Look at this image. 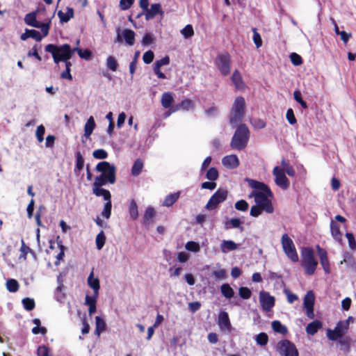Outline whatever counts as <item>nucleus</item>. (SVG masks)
Returning a JSON list of instances; mask_svg holds the SVG:
<instances>
[{
    "instance_id": "1",
    "label": "nucleus",
    "mask_w": 356,
    "mask_h": 356,
    "mask_svg": "<svg viewBox=\"0 0 356 356\" xmlns=\"http://www.w3.org/2000/svg\"><path fill=\"white\" fill-rule=\"evenodd\" d=\"M96 171L101 172L95 179L92 184V193L97 197L102 196L108 198L111 193L102 188L107 183L113 184L116 181V168L108 161H101L95 167Z\"/></svg>"
},
{
    "instance_id": "2",
    "label": "nucleus",
    "mask_w": 356,
    "mask_h": 356,
    "mask_svg": "<svg viewBox=\"0 0 356 356\" xmlns=\"http://www.w3.org/2000/svg\"><path fill=\"white\" fill-rule=\"evenodd\" d=\"M45 51L51 54L54 61L56 64L60 61L70 60L74 54L73 49L68 44H64L59 47L54 44H49L46 45Z\"/></svg>"
},
{
    "instance_id": "3",
    "label": "nucleus",
    "mask_w": 356,
    "mask_h": 356,
    "mask_svg": "<svg viewBox=\"0 0 356 356\" xmlns=\"http://www.w3.org/2000/svg\"><path fill=\"white\" fill-rule=\"evenodd\" d=\"M301 266L308 275L314 274L318 266V261L312 248H304L301 251Z\"/></svg>"
},
{
    "instance_id": "4",
    "label": "nucleus",
    "mask_w": 356,
    "mask_h": 356,
    "mask_svg": "<svg viewBox=\"0 0 356 356\" xmlns=\"http://www.w3.org/2000/svg\"><path fill=\"white\" fill-rule=\"evenodd\" d=\"M245 99L241 96L236 97L229 113V123L233 127L242 122L245 115Z\"/></svg>"
},
{
    "instance_id": "5",
    "label": "nucleus",
    "mask_w": 356,
    "mask_h": 356,
    "mask_svg": "<svg viewBox=\"0 0 356 356\" xmlns=\"http://www.w3.org/2000/svg\"><path fill=\"white\" fill-rule=\"evenodd\" d=\"M250 131L245 124H241L236 129L230 143L232 149L242 150L248 144Z\"/></svg>"
},
{
    "instance_id": "6",
    "label": "nucleus",
    "mask_w": 356,
    "mask_h": 356,
    "mask_svg": "<svg viewBox=\"0 0 356 356\" xmlns=\"http://www.w3.org/2000/svg\"><path fill=\"white\" fill-rule=\"evenodd\" d=\"M214 64L222 76H226L230 74L232 58L228 52L218 54Z\"/></svg>"
},
{
    "instance_id": "7",
    "label": "nucleus",
    "mask_w": 356,
    "mask_h": 356,
    "mask_svg": "<svg viewBox=\"0 0 356 356\" xmlns=\"http://www.w3.org/2000/svg\"><path fill=\"white\" fill-rule=\"evenodd\" d=\"M250 197H254V202L257 205L260 207L268 213H272L274 211V208L271 200L268 199V195L261 192H252Z\"/></svg>"
},
{
    "instance_id": "8",
    "label": "nucleus",
    "mask_w": 356,
    "mask_h": 356,
    "mask_svg": "<svg viewBox=\"0 0 356 356\" xmlns=\"http://www.w3.org/2000/svg\"><path fill=\"white\" fill-rule=\"evenodd\" d=\"M282 245L284 253L293 262L298 261L299 258L294 243L286 234L282 236Z\"/></svg>"
},
{
    "instance_id": "9",
    "label": "nucleus",
    "mask_w": 356,
    "mask_h": 356,
    "mask_svg": "<svg viewBox=\"0 0 356 356\" xmlns=\"http://www.w3.org/2000/svg\"><path fill=\"white\" fill-rule=\"evenodd\" d=\"M24 22L29 26L40 29L43 36H47L49 34L50 29V22L42 23L37 21L36 12H31L26 14L24 17Z\"/></svg>"
},
{
    "instance_id": "10",
    "label": "nucleus",
    "mask_w": 356,
    "mask_h": 356,
    "mask_svg": "<svg viewBox=\"0 0 356 356\" xmlns=\"http://www.w3.org/2000/svg\"><path fill=\"white\" fill-rule=\"evenodd\" d=\"M228 192L226 190L218 189L210 197L205 208L207 210L216 209L218 204L223 202L227 197Z\"/></svg>"
},
{
    "instance_id": "11",
    "label": "nucleus",
    "mask_w": 356,
    "mask_h": 356,
    "mask_svg": "<svg viewBox=\"0 0 356 356\" xmlns=\"http://www.w3.org/2000/svg\"><path fill=\"white\" fill-rule=\"evenodd\" d=\"M277 349L283 356H298V352L295 345L287 339L278 342Z\"/></svg>"
},
{
    "instance_id": "12",
    "label": "nucleus",
    "mask_w": 356,
    "mask_h": 356,
    "mask_svg": "<svg viewBox=\"0 0 356 356\" xmlns=\"http://www.w3.org/2000/svg\"><path fill=\"white\" fill-rule=\"evenodd\" d=\"M273 174L275 177V182L278 186L284 190H286L289 187L290 182L285 175L283 168H281L279 166H275L273 168Z\"/></svg>"
},
{
    "instance_id": "13",
    "label": "nucleus",
    "mask_w": 356,
    "mask_h": 356,
    "mask_svg": "<svg viewBox=\"0 0 356 356\" xmlns=\"http://www.w3.org/2000/svg\"><path fill=\"white\" fill-rule=\"evenodd\" d=\"M315 296L312 291H308L304 297L303 305L306 310L308 318L313 319L314 318V305Z\"/></svg>"
},
{
    "instance_id": "14",
    "label": "nucleus",
    "mask_w": 356,
    "mask_h": 356,
    "mask_svg": "<svg viewBox=\"0 0 356 356\" xmlns=\"http://www.w3.org/2000/svg\"><path fill=\"white\" fill-rule=\"evenodd\" d=\"M259 302L262 309L269 312L275 306V299L268 292L262 291L259 293Z\"/></svg>"
},
{
    "instance_id": "15",
    "label": "nucleus",
    "mask_w": 356,
    "mask_h": 356,
    "mask_svg": "<svg viewBox=\"0 0 356 356\" xmlns=\"http://www.w3.org/2000/svg\"><path fill=\"white\" fill-rule=\"evenodd\" d=\"M245 181L248 182L250 187L253 188L252 192H261L268 195L270 197H273V193L270 188L264 182L247 178Z\"/></svg>"
},
{
    "instance_id": "16",
    "label": "nucleus",
    "mask_w": 356,
    "mask_h": 356,
    "mask_svg": "<svg viewBox=\"0 0 356 356\" xmlns=\"http://www.w3.org/2000/svg\"><path fill=\"white\" fill-rule=\"evenodd\" d=\"M245 181L248 182L250 187L253 188L252 192H261L268 195L270 197H273V193L270 188L264 182L247 178Z\"/></svg>"
},
{
    "instance_id": "17",
    "label": "nucleus",
    "mask_w": 356,
    "mask_h": 356,
    "mask_svg": "<svg viewBox=\"0 0 356 356\" xmlns=\"http://www.w3.org/2000/svg\"><path fill=\"white\" fill-rule=\"evenodd\" d=\"M348 329H345L343 325L342 321L337 323L334 330H327V337L331 341H337L338 339L341 338L347 332Z\"/></svg>"
},
{
    "instance_id": "18",
    "label": "nucleus",
    "mask_w": 356,
    "mask_h": 356,
    "mask_svg": "<svg viewBox=\"0 0 356 356\" xmlns=\"http://www.w3.org/2000/svg\"><path fill=\"white\" fill-rule=\"evenodd\" d=\"M317 252L320 259V263L322 268L326 274L330 273V265L327 257V251L321 248L319 245L316 246Z\"/></svg>"
},
{
    "instance_id": "19",
    "label": "nucleus",
    "mask_w": 356,
    "mask_h": 356,
    "mask_svg": "<svg viewBox=\"0 0 356 356\" xmlns=\"http://www.w3.org/2000/svg\"><path fill=\"white\" fill-rule=\"evenodd\" d=\"M164 12L161 8V5L159 3L151 5L150 8L145 10V17L146 20H149L155 17L156 15H163Z\"/></svg>"
},
{
    "instance_id": "20",
    "label": "nucleus",
    "mask_w": 356,
    "mask_h": 356,
    "mask_svg": "<svg viewBox=\"0 0 356 356\" xmlns=\"http://www.w3.org/2000/svg\"><path fill=\"white\" fill-rule=\"evenodd\" d=\"M222 163L226 168L235 169L239 165V160L236 154H231L223 157Z\"/></svg>"
},
{
    "instance_id": "21",
    "label": "nucleus",
    "mask_w": 356,
    "mask_h": 356,
    "mask_svg": "<svg viewBox=\"0 0 356 356\" xmlns=\"http://www.w3.org/2000/svg\"><path fill=\"white\" fill-rule=\"evenodd\" d=\"M218 324L221 330H230L231 323L227 312L222 311L218 315Z\"/></svg>"
},
{
    "instance_id": "22",
    "label": "nucleus",
    "mask_w": 356,
    "mask_h": 356,
    "mask_svg": "<svg viewBox=\"0 0 356 356\" xmlns=\"http://www.w3.org/2000/svg\"><path fill=\"white\" fill-rule=\"evenodd\" d=\"M174 101L173 95L170 92H164L161 99V103L162 106L164 108H168V113H166L165 116H169L172 113H170V108L172 106V104Z\"/></svg>"
},
{
    "instance_id": "23",
    "label": "nucleus",
    "mask_w": 356,
    "mask_h": 356,
    "mask_svg": "<svg viewBox=\"0 0 356 356\" xmlns=\"http://www.w3.org/2000/svg\"><path fill=\"white\" fill-rule=\"evenodd\" d=\"M98 296L93 293V296L86 295L85 298V305H88V313L90 315L93 314L97 310V300Z\"/></svg>"
},
{
    "instance_id": "24",
    "label": "nucleus",
    "mask_w": 356,
    "mask_h": 356,
    "mask_svg": "<svg viewBox=\"0 0 356 356\" xmlns=\"http://www.w3.org/2000/svg\"><path fill=\"white\" fill-rule=\"evenodd\" d=\"M43 35H42L39 31L35 29H26L25 32L22 33L20 36V39L22 40H26L29 38H31L35 40L37 42H40L42 40L43 38Z\"/></svg>"
},
{
    "instance_id": "25",
    "label": "nucleus",
    "mask_w": 356,
    "mask_h": 356,
    "mask_svg": "<svg viewBox=\"0 0 356 356\" xmlns=\"http://www.w3.org/2000/svg\"><path fill=\"white\" fill-rule=\"evenodd\" d=\"M193 106V101L188 99H186L181 101L179 104L176 105H173L170 108V113H175L180 109H183L185 111L189 110V108H192Z\"/></svg>"
},
{
    "instance_id": "26",
    "label": "nucleus",
    "mask_w": 356,
    "mask_h": 356,
    "mask_svg": "<svg viewBox=\"0 0 356 356\" xmlns=\"http://www.w3.org/2000/svg\"><path fill=\"white\" fill-rule=\"evenodd\" d=\"M231 80L233 84L235 86L237 89H243L245 87V83L243 81V78L238 70H235L231 76Z\"/></svg>"
},
{
    "instance_id": "27",
    "label": "nucleus",
    "mask_w": 356,
    "mask_h": 356,
    "mask_svg": "<svg viewBox=\"0 0 356 356\" xmlns=\"http://www.w3.org/2000/svg\"><path fill=\"white\" fill-rule=\"evenodd\" d=\"M330 231L332 237L341 243L342 242V233L341 232L339 226L333 220L330 222Z\"/></svg>"
},
{
    "instance_id": "28",
    "label": "nucleus",
    "mask_w": 356,
    "mask_h": 356,
    "mask_svg": "<svg viewBox=\"0 0 356 356\" xmlns=\"http://www.w3.org/2000/svg\"><path fill=\"white\" fill-rule=\"evenodd\" d=\"M156 216L155 209L152 207H148L145 212L143 217V222L146 225H149L154 222V218Z\"/></svg>"
},
{
    "instance_id": "29",
    "label": "nucleus",
    "mask_w": 356,
    "mask_h": 356,
    "mask_svg": "<svg viewBox=\"0 0 356 356\" xmlns=\"http://www.w3.org/2000/svg\"><path fill=\"white\" fill-rule=\"evenodd\" d=\"M93 271H92L88 278V284L90 288L93 289V293L96 296H99V290L100 289L99 280L98 278L93 277Z\"/></svg>"
},
{
    "instance_id": "30",
    "label": "nucleus",
    "mask_w": 356,
    "mask_h": 356,
    "mask_svg": "<svg viewBox=\"0 0 356 356\" xmlns=\"http://www.w3.org/2000/svg\"><path fill=\"white\" fill-rule=\"evenodd\" d=\"M322 323L320 321L315 320L307 325L306 332L308 334L314 335L322 327Z\"/></svg>"
},
{
    "instance_id": "31",
    "label": "nucleus",
    "mask_w": 356,
    "mask_h": 356,
    "mask_svg": "<svg viewBox=\"0 0 356 356\" xmlns=\"http://www.w3.org/2000/svg\"><path fill=\"white\" fill-rule=\"evenodd\" d=\"M135 32L131 29H126L122 32V36L127 44L134 45L135 42Z\"/></svg>"
},
{
    "instance_id": "32",
    "label": "nucleus",
    "mask_w": 356,
    "mask_h": 356,
    "mask_svg": "<svg viewBox=\"0 0 356 356\" xmlns=\"http://www.w3.org/2000/svg\"><path fill=\"white\" fill-rule=\"evenodd\" d=\"M242 222L239 218H232L229 220L225 222V227L227 229L232 228L239 229L241 232L243 231V227L241 226Z\"/></svg>"
},
{
    "instance_id": "33",
    "label": "nucleus",
    "mask_w": 356,
    "mask_h": 356,
    "mask_svg": "<svg viewBox=\"0 0 356 356\" xmlns=\"http://www.w3.org/2000/svg\"><path fill=\"white\" fill-rule=\"evenodd\" d=\"M143 167H144V163H143V160L141 159H137L134 161V165L132 166L131 175L134 177L138 176L141 173V172L143 169Z\"/></svg>"
},
{
    "instance_id": "34",
    "label": "nucleus",
    "mask_w": 356,
    "mask_h": 356,
    "mask_svg": "<svg viewBox=\"0 0 356 356\" xmlns=\"http://www.w3.org/2000/svg\"><path fill=\"white\" fill-rule=\"evenodd\" d=\"M180 196V192H177L174 193H171L168 195H167L162 204L163 206L165 207H171L172 204H174L177 200L179 199Z\"/></svg>"
},
{
    "instance_id": "35",
    "label": "nucleus",
    "mask_w": 356,
    "mask_h": 356,
    "mask_svg": "<svg viewBox=\"0 0 356 356\" xmlns=\"http://www.w3.org/2000/svg\"><path fill=\"white\" fill-rule=\"evenodd\" d=\"M106 202L104 204V209L102 212V216L106 218H109L111 215L112 203H111V195H109L108 198L103 197Z\"/></svg>"
},
{
    "instance_id": "36",
    "label": "nucleus",
    "mask_w": 356,
    "mask_h": 356,
    "mask_svg": "<svg viewBox=\"0 0 356 356\" xmlns=\"http://www.w3.org/2000/svg\"><path fill=\"white\" fill-rule=\"evenodd\" d=\"M105 328H106L105 321H104V319L102 317L97 316L95 317V334L99 337L101 334V333L105 330Z\"/></svg>"
},
{
    "instance_id": "37",
    "label": "nucleus",
    "mask_w": 356,
    "mask_h": 356,
    "mask_svg": "<svg viewBox=\"0 0 356 356\" xmlns=\"http://www.w3.org/2000/svg\"><path fill=\"white\" fill-rule=\"evenodd\" d=\"M58 16L62 23H66L74 17V10L72 8H68L66 13L60 10L58 13Z\"/></svg>"
},
{
    "instance_id": "38",
    "label": "nucleus",
    "mask_w": 356,
    "mask_h": 356,
    "mask_svg": "<svg viewBox=\"0 0 356 356\" xmlns=\"http://www.w3.org/2000/svg\"><path fill=\"white\" fill-rule=\"evenodd\" d=\"M75 157H76V165H75L74 171L76 174H77L83 168L84 158L79 151L76 152Z\"/></svg>"
},
{
    "instance_id": "39",
    "label": "nucleus",
    "mask_w": 356,
    "mask_h": 356,
    "mask_svg": "<svg viewBox=\"0 0 356 356\" xmlns=\"http://www.w3.org/2000/svg\"><path fill=\"white\" fill-rule=\"evenodd\" d=\"M220 291L222 295L227 299H230L234 296V291L233 289L227 283L221 285Z\"/></svg>"
},
{
    "instance_id": "40",
    "label": "nucleus",
    "mask_w": 356,
    "mask_h": 356,
    "mask_svg": "<svg viewBox=\"0 0 356 356\" xmlns=\"http://www.w3.org/2000/svg\"><path fill=\"white\" fill-rule=\"evenodd\" d=\"M95 127V122L94 118H93V117L90 116L85 124L84 135L86 137H89L92 134Z\"/></svg>"
},
{
    "instance_id": "41",
    "label": "nucleus",
    "mask_w": 356,
    "mask_h": 356,
    "mask_svg": "<svg viewBox=\"0 0 356 356\" xmlns=\"http://www.w3.org/2000/svg\"><path fill=\"white\" fill-rule=\"evenodd\" d=\"M129 213L130 218L133 220H136L138 217V205L134 199H132L130 201V204H129Z\"/></svg>"
},
{
    "instance_id": "42",
    "label": "nucleus",
    "mask_w": 356,
    "mask_h": 356,
    "mask_svg": "<svg viewBox=\"0 0 356 356\" xmlns=\"http://www.w3.org/2000/svg\"><path fill=\"white\" fill-rule=\"evenodd\" d=\"M220 248L222 252L234 250L237 248V244L233 241H223L221 243Z\"/></svg>"
},
{
    "instance_id": "43",
    "label": "nucleus",
    "mask_w": 356,
    "mask_h": 356,
    "mask_svg": "<svg viewBox=\"0 0 356 356\" xmlns=\"http://www.w3.org/2000/svg\"><path fill=\"white\" fill-rule=\"evenodd\" d=\"M273 330L282 334H286L288 332L285 325H282L279 321H274L272 322Z\"/></svg>"
},
{
    "instance_id": "44",
    "label": "nucleus",
    "mask_w": 356,
    "mask_h": 356,
    "mask_svg": "<svg viewBox=\"0 0 356 356\" xmlns=\"http://www.w3.org/2000/svg\"><path fill=\"white\" fill-rule=\"evenodd\" d=\"M19 284L15 279H9L6 282V289L10 293H15L19 290Z\"/></svg>"
},
{
    "instance_id": "45",
    "label": "nucleus",
    "mask_w": 356,
    "mask_h": 356,
    "mask_svg": "<svg viewBox=\"0 0 356 356\" xmlns=\"http://www.w3.org/2000/svg\"><path fill=\"white\" fill-rule=\"evenodd\" d=\"M73 51H74V53L75 51H76L80 58L86 59V60L90 59L91 56H92V52L89 49L83 50L82 49L76 47V48L73 49Z\"/></svg>"
},
{
    "instance_id": "46",
    "label": "nucleus",
    "mask_w": 356,
    "mask_h": 356,
    "mask_svg": "<svg viewBox=\"0 0 356 356\" xmlns=\"http://www.w3.org/2000/svg\"><path fill=\"white\" fill-rule=\"evenodd\" d=\"M219 177V173L218 170L216 168L211 167L210 168L206 174V178L210 181H216Z\"/></svg>"
},
{
    "instance_id": "47",
    "label": "nucleus",
    "mask_w": 356,
    "mask_h": 356,
    "mask_svg": "<svg viewBox=\"0 0 356 356\" xmlns=\"http://www.w3.org/2000/svg\"><path fill=\"white\" fill-rule=\"evenodd\" d=\"M106 67L113 72H115L118 67V63L115 57L109 56L106 59Z\"/></svg>"
},
{
    "instance_id": "48",
    "label": "nucleus",
    "mask_w": 356,
    "mask_h": 356,
    "mask_svg": "<svg viewBox=\"0 0 356 356\" xmlns=\"http://www.w3.org/2000/svg\"><path fill=\"white\" fill-rule=\"evenodd\" d=\"M22 302L24 308L27 311H31L35 307V303L33 298H25L22 300Z\"/></svg>"
},
{
    "instance_id": "49",
    "label": "nucleus",
    "mask_w": 356,
    "mask_h": 356,
    "mask_svg": "<svg viewBox=\"0 0 356 356\" xmlns=\"http://www.w3.org/2000/svg\"><path fill=\"white\" fill-rule=\"evenodd\" d=\"M106 242V236L103 231H101L96 236V246L98 250H101Z\"/></svg>"
},
{
    "instance_id": "50",
    "label": "nucleus",
    "mask_w": 356,
    "mask_h": 356,
    "mask_svg": "<svg viewBox=\"0 0 356 356\" xmlns=\"http://www.w3.org/2000/svg\"><path fill=\"white\" fill-rule=\"evenodd\" d=\"M212 275L217 280H225L227 277V273L225 269H219L217 270H214L212 272Z\"/></svg>"
},
{
    "instance_id": "51",
    "label": "nucleus",
    "mask_w": 356,
    "mask_h": 356,
    "mask_svg": "<svg viewBox=\"0 0 356 356\" xmlns=\"http://www.w3.org/2000/svg\"><path fill=\"white\" fill-rule=\"evenodd\" d=\"M58 246L60 248V252L56 255V261H55V265L58 266L60 264V260H63L64 256H65V247L63 245V242L61 241H59L58 242Z\"/></svg>"
},
{
    "instance_id": "52",
    "label": "nucleus",
    "mask_w": 356,
    "mask_h": 356,
    "mask_svg": "<svg viewBox=\"0 0 356 356\" xmlns=\"http://www.w3.org/2000/svg\"><path fill=\"white\" fill-rule=\"evenodd\" d=\"M238 294L243 299H249L252 296L250 289L245 286H241L238 289Z\"/></svg>"
},
{
    "instance_id": "53",
    "label": "nucleus",
    "mask_w": 356,
    "mask_h": 356,
    "mask_svg": "<svg viewBox=\"0 0 356 356\" xmlns=\"http://www.w3.org/2000/svg\"><path fill=\"white\" fill-rule=\"evenodd\" d=\"M234 207L238 211H246L249 208V204L245 200H241L235 203Z\"/></svg>"
},
{
    "instance_id": "54",
    "label": "nucleus",
    "mask_w": 356,
    "mask_h": 356,
    "mask_svg": "<svg viewBox=\"0 0 356 356\" xmlns=\"http://www.w3.org/2000/svg\"><path fill=\"white\" fill-rule=\"evenodd\" d=\"M256 341L260 346H266L268 341V337L267 334L261 332L257 335Z\"/></svg>"
},
{
    "instance_id": "55",
    "label": "nucleus",
    "mask_w": 356,
    "mask_h": 356,
    "mask_svg": "<svg viewBox=\"0 0 356 356\" xmlns=\"http://www.w3.org/2000/svg\"><path fill=\"white\" fill-rule=\"evenodd\" d=\"M92 156L96 159H105L108 157V153L103 149H97L92 152Z\"/></svg>"
},
{
    "instance_id": "56",
    "label": "nucleus",
    "mask_w": 356,
    "mask_h": 356,
    "mask_svg": "<svg viewBox=\"0 0 356 356\" xmlns=\"http://www.w3.org/2000/svg\"><path fill=\"white\" fill-rule=\"evenodd\" d=\"M185 38H191L194 35L193 26L191 24L186 25L181 31Z\"/></svg>"
},
{
    "instance_id": "57",
    "label": "nucleus",
    "mask_w": 356,
    "mask_h": 356,
    "mask_svg": "<svg viewBox=\"0 0 356 356\" xmlns=\"http://www.w3.org/2000/svg\"><path fill=\"white\" fill-rule=\"evenodd\" d=\"M170 57L168 56H165V57L162 58L160 60H157L155 62L154 68L161 69V67L163 65H167L170 64Z\"/></svg>"
},
{
    "instance_id": "58",
    "label": "nucleus",
    "mask_w": 356,
    "mask_h": 356,
    "mask_svg": "<svg viewBox=\"0 0 356 356\" xmlns=\"http://www.w3.org/2000/svg\"><path fill=\"white\" fill-rule=\"evenodd\" d=\"M253 31V41L257 48H259L262 45V40L260 34L257 32L256 28L252 29Z\"/></svg>"
},
{
    "instance_id": "59",
    "label": "nucleus",
    "mask_w": 356,
    "mask_h": 356,
    "mask_svg": "<svg viewBox=\"0 0 356 356\" xmlns=\"http://www.w3.org/2000/svg\"><path fill=\"white\" fill-rule=\"evenodd\" d=\"M154 58V54L152 50H148L143 56V62L146 64L151 63Z\"/></svg>"
},
{
    "instance_id": "60",
    "label": "nucleus",
    "mask_w": 356,
    "mask_h": 356,
    "mask_svg": "<svg viewBox=\"0 0 356 356\" xmlns=\"http://www.w3.org/2000/svg\"><path fill=\"white\" fill-rule=\"evenodd\" d=\"M291 61L295 66H299L302 63V57L296 53L290 55Z\"/></svg>"
},
{
    "instance_id": "61",
    "label": "nucleus",
    "mask_w": 356,
    "mask_h": 356,
    "mask_svg": "<svg viewBox=\"0 0 356 356\" xmlns=\"http://www.w3.org/2000/svg\"><path fill=\"white\" fill-rule=\"evenodd\" d=\"M186 249L191 252H198L200 250V245L197 242L188 241L186 243Z\"/></svg>"
},
{
    "instance_id": "62",
    "label": "nucleus",
    "mask_w": 356,
    "mask_h": 356,
    "mask_svg": "<svg viewBox=\"0 0 356 356\" xmlns=\"http://www.w3.org/2000/svg\"><path fill=\"white\" fill-rule=\"evenodd\" d=\"M286 119L290 124H295L297 122L296 118L295 117L292 108H289L286 111Z\"/></svg>"
},
{
    "instance_id": "63",
    "label": "nucleus",
    "mask_w": 356,
    "mask_h": 356,
    "mask_svg": "<svg viewBox=\"0 0 356 356\" xmlns=\"http://www.w3.org/2000/svg\"><path fill=\"white\" fill-rule=\"evenodd\" d=\"M49 348L46 346H40L37 349L38 356H51L49 355Z\"/></svg>"
},
{
    "instance_id": "64",
    "label": "nucleus",
    "mask_w": 356,
    "mask_h": 356,
    "mask_svg": "<svg viewBox=\"0 0 356 356\" xmlns=\"http://www.w3.org/2000/svg\"><path fill=\"white\" fill-rule=\"evenodd\" d=\"M346 236L348 239L350 248L353 250L356 249V241L354 235L350 232H347Z\"/></svg>"
}]
</instances>
